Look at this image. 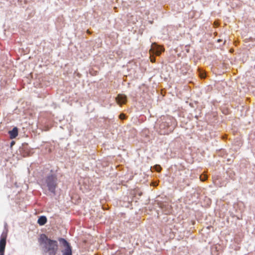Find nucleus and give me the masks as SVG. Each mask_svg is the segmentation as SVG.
Returning a JSON list of instances; mask_svg holds the SVG:
<instances>
[{"label":"nucleus","instance_id":"7","mask_svg":"<svg viewBox=\"0 0 255 255\" xmlns=\"http://www.w3.org/2000/svg\"><path fill=\"white\" fill-rule=\"evenodd\" d=\"M127 101V96L124 94H119L116 98V101L120 105L125 104Z\"/></svg>","mask_w":255,"mask_h":255},{"label":"nucleus","instance_id":"14","mask_svg":"<svg viewBox=\"0 0 255 255\" xmlns=\"http://www.w3.org/2000/svg\"><path fill=\"white\" fill-rule=\"evenodd\" d=\"M119 118L121 119V120H124L126 119V116L124 114H121L120 115H119Z\"/></svg>","mask_w":255,"mask_h":255},{"label":"nucleus","instance_id":"6","mask_svg":"<svg viewBox=\"0 0 255 255\" xmlns=\"http://www.w3.org/2000/svg\"><path fill=\"white\" fill-rule=\"evenodd\" d=\"M7 238V232H2L0 239V255H4V250L6 246V240Z\"/></svg>","mask_w":255,"mask_h":255},{"label":"nucleus","instance_id":"17","mask_svg":"<svg viewBox=\"0 0 255 255\" xmlns=\"http://www.w3.org/2000/svg\"><path fill=\"white\" fill-rule=\"evenodd\" d=\"M220 41H221L220 39H219V40H218V42H220Z\"/></svg>","mask_w":255,"mask_h":255},{"label":"nucleus","instance_id":"11","mask_svg":"<svg viewBox=\"0 0 255 255\" xmlns=\"http://www.w3.org/2000/svg\"><path fill=\"white\" fill-rule=\"evenodd\" d=\"M198 72L199 75L201 78L204 79L206 77V73L203 70L199 69Z\"/></svg>","mask_w":255,"mask_h":255},{"label":"nucleus","instance_id":"2","mask_svg":"<svg viewBox=\"0 0 255 255\" xmlns=\"http://www.w3.org/2000/svg\"><path fill=\"white\" fill-rule=\"evenodd\" d=\"M43 183H45L49 191L55 193L57 186V178L56 175L51 174L47 176Z\"/></svg>","mask_w":255,"mask_h":255},{"label":"nucleus","instance_id":"1","mask_svg":"<svg viewBox=\"0 0 255 255\" xmlns=\"http://www.w3.org/2000/svg\"><path fill=\"white\" fill-rule=\"evenodd\" d=\"M38 241L39 245L42 247L45 253H48L49 255H55L58 251V243L55 240L49 239L44 234H40Z\"/></svg>","mask_w":255,"mask_h":255},{"label":"nucleus","instance_id":"3","mask_svg":"<svg viewBox=\"0 0 255 255\" xmlns=\"http://www.w3.org/2000/svg\"><path fill=\"white\" fill-rule=\"evenodd\" d=\"M164 50V49L162 46L157 45L156 43H152L149 50L150 61L152 63L155 62V58L154 55L160 56Z\"/></svg>","mask_w":255,"mask_h":255},{"label":"nucleus","instance_id":"12","mask_svg":"<svg viewBox=\"0 0 255 255\" xmlns=\"http://www.w3.org/2000/svg\"><path fill=\"white\" fill-rule=\"evenodd\" d=\"M172 211H173V209H172V207H167V210L164 211L165 214H170V213H172Z\"/></svg>","mask_w":255,"mask_h":255},{"label":"nucleus","instance_id":"10","mask_svg":"<svg viewBox=\"0 0 255 255\" xmlns=\"http://www.w3.org/2000/svg\"><path fill=\"white\" fill-rule=\"evenodd\" d=\"M187 70L186 68L185 67L181 68L179 70H178L177 71L178 75H179V74L185 75V74L187 73Z\"/></svg>","mask_w":255,"mask_h":255},{"label":"nucleus","instance_id":"13","mask_svg":"<svg viewBox=\"0 0 255 255\" xmlns=\"http://www.w3.org/2000/svg\"><path fill=\"white\" fill-rule=\"evenodd\" d=\"M154 168H155V170L157 171V172H159L161 169V167H160V165H156L155 166H154Z\"/></svg>","mask_w":255,"mask_h":255},{"label":"nucleus","instance_id":"5","mask_svg":"<svg viewBox=\"0 0 255 255\" xmlns=\"http://www.w3.org/2000/svg\"><path fill=\"white\" fill-rule=\"evenodd\" d=\"M159 132L160 134H167L174 129L173 127L169 125L166 122H162L159 125Z\"/></svg>","mask_w":255,"mask_h":255},{"label":"nucleus","instance_id":"9","mask_svg":"<svg viewBox=\"0 0 255 255\" xmlns=\"http://www.w3.org/2000/svg\"><path fill=\"white\" fill-rule=\"evenodd\" d=\"M47 222V218L45 216H40L38 219L37 223L40 225L42 226L45 225Z\"/></svg>","mask_w":255,"mask_h":255},{"label":"nucleus","instance_id":"8","mask_svg":"<svg viewBox=\"0 0 255 255\" xmlns=\"http://www.w3.org/2000/svg\"><path fill=\"white\" fill-rule=\"evenodd\" d=\"M8 133L11 139L15 138L18 135L17 128L16 127L14 128L12 130L9 131Z\"/></svg>","mask_w":255,"mask_h":255},{"label":"nucleus","instance_id":"16","mask_svg":"<svg viewBox=\"0 0 255 255\" xmlns=\"http://www.w3.org/2000/svg\"><path fill=\"white\" fill-rule=\"evenodd\" d=\"M13 143H14V142H13V141H12V142H11V144H13Z\"/></svg>","mask_w":255,"mask_h":255},{"label":"nucleus","instance_id":"15","mask_svg":"<svg viewBox=\"0 0 255 255\" xmlns=\"http://www.w3.org/2000/svg\"><path fill=\"white\" fill-rule=\"evenodd\" d=\"M87 32V33H89V34H90V33H90V31H89V30H88Z\"/></svg>","mask_w":255,"mask_h":255},{"label":"nucleus","instance_id":"4","mask_svg":"<svg viewBox=\"0 0 255 255\" xmlns=\"http://www.w3.org/2000/svg\"><path fill=\"white\" fill-rule=\"evenodd\" d=\"M58 241L64 248L61 250L62 255H72V247L70 244L63 238H59Z\"/></svg>","mask_w":255,"mask_h":255}]
</instances>
